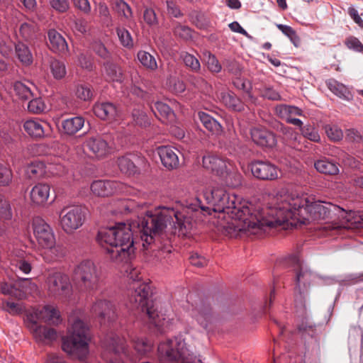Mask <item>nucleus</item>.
Instances as JSON below:
<instances>
[{
	"mask_svg": "<svg viewBox=\"0 0 363 363\" xmlns=\"http://www.w3.org/2000/svg\"><path fill=\"white\" fill-rule=\"evenodd\" d=\"M123 185L116 181L97 180L92 182L90 189L92 194L97 196H108L123 191Z\"/></svg>",
	"mask_w": 363,
	"mask_h": 363,
	"instance_id": "15",
	"label": "nucleus"
},
{
	"mask_svg": "<svg viewBox=\"0 0 363 363\" xmlns=\"http://www.w3.org/2000/svg\"><path fill=\"white\" fill-rule=\"evenodd\" d=\"M251 138L255 143L262 147H272L276 144L274 135L265 129L252 128Z\"/></svg>",
	"mask_w": 363,
	"mask_h": 363,
	"instance_id": "24",
	"label": "nucleus"
},
{
	"mask_svg": "<svg viewBox=\"0 0 363 363\" xmlns=\"http://www.w3.org/2000/svg\"><path fill=\"white\" fill-rule=\"evenodd\" d=\"M134 348L139 355L143 356L152 350V345L146 339L138 338L134 342Z\"/></svg>",
	"mask_w": 363,
	"mask_h": 363,
	"instance_id": "46",
	"label": "nucleus"
},
{
	"mask_svg": "<svg viewBox=\"0 0 363 363\" xmlns=\"http://www.w3.org/2000/svg\"><path fill=\"white\" fill-rule=\"evenodd\" d=\"M118 166L121 172L125 174L132 175L138 172L134 162L127 156L118 158Z\"/></svg>",
	"mask_w": 363,
	"mask_h": 363,
	"instance_id": "37",
	"label": "nucleus"
},
{
	"mask_svg": "<svg viewBox=\"0 0 363 363\" xmlns=\"http://www.w3.org/2000/svg\"><path fill=\"white\" fill-rule=\"evenodd\" d=\"M32 228L34 237L40 249L53 244V241L55 240L54 232L44 219L40 217L34 218L32 222Z\"/></svg>",
	"mask_w": 363,
	"mask_h": 363,
	"instance_id": "10",
	"label": "nucleus"
},
{
	"mask_svg": "<svg viewBox=\"0 0 363 363\" xmlns=\"http://www.w3.org/2000/svg\"><path fill=\"white\" fill-rule=\"evenodd\" d=\"M174 33L176 35L183 38V39H189L191 37V30L189 28L179 25L174 28Z\"/></svg>",
	"mask_w": 363,
	"mask_h": 363,
	"instance_id": "64",
	"label": "nucleus"
},
{
	"mask_svg": "<svg viewBox=\"0 0 363 363\" xmlns=\"http://www.w3.org/2000/svg\"><path fill=\"white\" fill-rule=\"evenodd\" d=\"M69 323L67 335L62 340V350L66 353L82 359L89 352V328L79 313L70 315Z\"/></svg>",
	"mask_w": 363,
	"mask_h": 363,
	"instance_id": "4",
	"label": "nucleus"
},
{
	"mask_svg": "<svg viewBox=\"0 0 363 363\" xmlns=\"http://www.w3.org/2000/svg\"><path fill=\"white\" fill-rule=\"evenodd\" d=\"M77 288L80 293H91L99 289L100 276L95 264L86 260L74 270Z\"/></svg>",
	"mask_w": 363,
	"mask_h": 363,
	"instance_id": "7",
	"label": "nucleus"
},
{
	"mask_svg": "<svg viewBox=\"0 0 363 363\" xmlns=\"http://www.w3.org/2000/svg\"><path fill=\"white\" fill-rule=\"evenodd\" d=\"M94 114L102 120L113 119L117 114L115 105L110 102H97L93 107Z\"/></svg>",
	"mask_w": 363,
	"mask_h": 363,
	"instance_id": "27",
	"label": "nucleus"
},
{
	"mask_svg": "<svg viewBox=\"0 0 363 363\" xmlns=\"http://www.w3.org/2000/svg\"><path fill=\"white\" fill-rule=\"evenodd\" d=\"M223 177L225 178L226 185L229 186L236 187L241 184L242 176L233 168V164Z\"/></svg>",
	"mask_w": 363,
	"mask_h": 363,
	"instance_id": "40",
	"label": "nucleus"
},
{
	"mask_svg": "<svg viewBox=\"0 0 363 363\" xmlns=\"http://www.w3.org/2000/svg\"><path fill=\"white\" fill-rule=\"evenodd\" d=\"M104 72L108 80L112 82H121L122 71L117 65L107 62L104 65Z\"/></svg>",
	"mask_w": 363,
	"mask_h": 363,
	"instance_id": "39",
	"label": "nucleus"
},
{
	"mask_svg": "<svg viewBox=\"0 0 363 363\" xmlns=\"http://www.w3.org/2000/svg\"><path fill=\"white\" fill-rule=\"evenodd\" d=\"M86 215V209L82 206L65 207L59 214L60 225L65 233L71 235L83 225Z\"/></svg>",
	"mask_w": 363,
	"mask_h": 363,
	"instance_id": "9",
	"label": "nucleus"
},
{
	"mask_svg": "<svg viewBox=\"0 0 363 363\" xmlns=\"http://www.w3.org/2000/svg\"><path fill=\"white\" fill-rule=\"evenodd\" d=\"M218 98L219 101L229 109L235 111H241L244 109L242 102L231 91H221L218 95Z\"/></svg>",
	"mask_w": 363,
	"mask_h": 363,
	"instance_id": "29",
	"label": "nucleus"
},
{
	"mask_svg": "<svg viewBox=\"0 0 363 363\" xmlns=\"http://www.w3.org/2000/svg\"><path fill=\"white\" fill-rule=\"evenodd\" d=\"M13 53V44L11 42H0V54L5 58H9Z\"/></svg>",
	"mask_w": 363,
	"mask_h": 363,
	"instance_id": "63",
	"label": "nucleus"
},
{
	"mask_svg": "<svg viewBox=\"0 0 363 363\" xmlns=\"http://www.w3.org/2000/svg\"><path fill=\"white\" fill-rule=\"evenodd\" d=\"M276 114L281 119L285 120L287 123L301 127L303 122L294 118L295 116H301L303 111L299 108L286 104H279L275 107Z\"/></svg>",
	"mask_w": 363,
	"mask_h": 363,
	"instance_id": "18",
	"label": "nucleus"
},
{
	"mask_svg": "<svg viewBox=\"0 0 363 363\" xmlns=\"http://www.w3.org/2000/svg\"><path fill=\"white\" fill-rule=\"evenodd\" d=\"M13 87L15 94L22 99H28L33 95L30 87L25 82H15Z\"/></svg>",
	"mask_w": 363,
	"mask_h": 363,
	"instance_id": "45",
	"label": "nucleus"
},
{
	"mask_svg": "<svg viewBox=\"0 0 363 363\" xmlns=\"http://www.w3.org/2000/svg\"><path fill=\"white\" fill-rule=\"evenodd\" d=\"M299 128L300 131L304 138L315 143H318L320 140V137L318 130L313 125H306L303 126L302 125Z\"/></svg>",
	"mask_w": 363,
	"mask_h": 363,
	"instance_id": "47",
	"label": "nucleus"
},
{
	"mask_svg": "<svg viewBox=\"0 0 363 363\" xmlns=\"http://www.w3.org/2000/svg\"><path fill=\"white\" fill-rule=\"evenodd\" d=\"M49 296L60 300H69L72 295V286L69 277L57 270L49 271L45 281Z\"/></svg>",
	"mask_w": 363,
	"mask_h": 363,
	"instance_id": "8",
	"label": "nucleus"
},
{
	"mask_svg": "<svg viewBox=\"0 0 363 363\" xmlns=\"http://www.w3.org/2000/svg\"><path fill=\"white\" fill-rule=\"evenodd\" d=\"M49 62L51 72L55 79H60L65 77L67 71L64 62L52 57L50 58Z\"/></svg>",
	"mask_w": 363,
	"mask_h": 363,
	"instance_id": "41",
	"label": "nucleus"
},
{
	"mask_svg": "<svg viewBox=\"0 0 363 363\" xmlns=\"http://www.w3.org/2000/svg\"><path fill=\"white\" fill-rule=\"evenodd\" d=\"M113 9L127 20L132 18L133 13L130 6L123 0H111Z\"/></svg>",
	"mask_w": 363,
	"mask_h": 363,
	"instance_id": "42",
	"label": "nucleus"
},
{
	"mask_svg": "<svg viewBox=\"0 0 363 363\" xmlns=\"http://www.w3.org/2000/svg\"><path fill=\"white\" fill-rule=\"evenodd\" d=\"M37 30V24L33 21L22 23L19 29L20 35L26 40L32 39L35 36Z\"/></svg>",
	"mask_w": 363,
	"mask_h": 363,
	"instance_id": "44",
	"label": "nucleus"
},
{
	"mask_svg": "<svg viewBox=\"0 0 363 363\" xmlns=\"http://www.w3.org/2000/svg\"><path fill=\"white\" fill-rule=\"evenodd\" d=\"M48 47L54 52L65 55L68 52V45L65 38L55 29L48 32Z\"/></svg>",
	"mask_w": 363,
	"mask_h": 363,
	"instance_id": "22",
	"label": "nucleus"
},
{
	"mask_svg": "<svg viewBox=\"0 0 363 363\" xmlns=\"http://www.w3.org/2000/svg\"><path fill=\"white\" fill-rule=\"evenodd\" d=\"M158 353L160 363H202L201 360L193 361V356L186 349L185 342L178 337L161 342Z\"/></svg>",
	"mask_w": 363,
	"mask_h": 363,
	"instance_id": "6",
	"label": "nucleus"
},
{
	"mask_svg": "<svg viewBox=\"0 0 363 363\" xmlns=\"http://www.w3.org/2000/svg\"><path fill=\"white\" fill-rule=\"evenodd\" d=\"M191 315L201 325L206 328L211 318V308L208 306H198L192 310Z\"/></svg>",
	"mask_w": 363,
	"mask_h": 363,
	"instance_id": "32",
	"label": "nucleus"
},
{
	"mask_svg": "<svg viewBox=\"0 0 363 363\" xmlns=\"http://www.w3.org/2000/svg\"><path fill=\"white\" fill-rule=\"evenodd\" d=\"M27 172L30 177H42L47 173V167L43 162L35 161L28 167Z\"/></svg>",
	"mask_w": 363,
	"mask_h": 363,
	"instance_id": "43",
	"label": "nucleus"
},
{
	"mask_svg": "<svg viewBox=\"0 0 363 363\" xmlns=\"http://www.w3.org/2000/svg\"><path fill=\"white\" fill-rule=\"evenodd\" d=\"M32 319L43 320L48 323L58 324L60 322V314L59 310L51 305L44 306L41 308L33 310L27 315V323H31Z\"/></svg>",
	"mask_w": 363,
	"mask_h": 363,
	"instance_id": "12",
	"label": "nucleus"
},
{
	"mask_svg": "<svg viewBox=\"0 0 363 363\" xmlns=\"http://www.w3.org/2000/svg\"><path fill=\"white\" fill-rule=\"evenodd\" d=\"M117 35L121 45L127 48L133 47V40L130 32L123 28H117Z\"/></svg>",
	"mask_w": 363,
	"mask_h": 363,
	"instance_id": "48",
	"label": "nucleus"
},
{
	"mask_svg": "<svg viewBox=\"0 0 363 363\" xmlns=\"http://www.w3.org/2000/svg\"><path fill=\"white\" fill-rule=\"evenodd\" d=\"M254 177L262 180H274L278 178V169L273 164L266 161H255L250 164Z\"/></svg>",
	"mask_w": 363,
	"mask_h": 363,
	"instance_id": "13",
	"label": "nucleus"
},
{
	"mask_svg": "<svg viewBox=\"0 0 363 363\" xmlns=\"http://www.w3.org/2000/svg\"><path fill=\"white\" fill-rule=\"evenodd\" d=\"M95 11L99 14L101 21L105 23L111 22V15L108 6L104 2L96 5Z\"/></svg>",
	"mask_w": 363,
	"mask_h": 363,
	"instance_id": "53",
	"label": "nucleus"
},
{
	"mask_svg": "<svg viewBox=\"0 0 363 363\" xmlns=\"http://www.w3.org/2000/svg\"><path fill=\"white\" fill-rule=\"evenodd\" d=\"M277 27L286 35L295 45H297L296 42H298V38L296 31L291 27L283 24H277Z\"/></svg>",
	"mask_w": 363,
	"mask_h": 363,
	"instance_id": "58",
	"label": "nucleus"
},
{
	"mask_svg": "<svg viewBox=\"0 0 363 363\" xmlns=\"http://www.w3.org/2000/svg\"><path fill=\"white\" fill-rule=\"evenodd\" d=\"M84 124V119L81 116H76L64 120L62 126L66 134L74 135L82 128Z\"/></svg>",
	"mask_w": 363,
	"mask_h": 363,
	"instance_id": "33",
	"label": "nucleus"
},
{
	"mask_svg": "<svg viewBox=\"0 0 363 363\" xmlns=\"http://www.w3.org/2000/svg\"><path fill=\"white\" fill-rule=\"evenodd\" d=\"M314 167L321 174L335 175L339 173L337 164L326 158L317 160L314 163Z\"/></svg>",
	"mask_w": 363,
	"mask_h": 363,
	"instance_id": "31",
	"label": "nucleus"
},
{
	"mask_svg": "<svg viewBox=\"0 0 363 363\" xmlns=\"http://www.w3.org/2000/svg\"><path fill=\"white\" fill-rule=\"evenodd\" d=\"M50 194V186L48 184L38 183L30 191V202L37 206H44L48 201Z\"/></svg>",
	"mask_w": 363,
	"mask_h": 363,
	"instance_id": "20",
	"label": "nucleus"
},
{
	"mask_svg": "<svg viewBox=\"0 0 363 363\" xmlns=\"http://www.w3.org/2000/svg\"><path fill=\"white\" fill-rule=\"evenodd\" d=\"M345 44L349 49L357 52H363V45L358 38L354 36L347 38L345 40Z\"/></svg>",
	"mask_w": 363,
	"mask_h": 363,
	"instance_id": "61",
	"label": "nucleus"
},
{
	"mask_svg": "<svg viewBox=\"0 0 363 363\" xmlns=\"http://www.w3.org/2000/svg\"><path fill=\"white\" fill-rule=\"evenodd\" d=\"M156 117L163 123H167L174 118V113L169 106L161 101H157L154 106H151Z\"/></svg>",
	"mask_w": 363,
	"mask_h": 363,
	"instance_id": "30",
	"label": "nucleus"
},
{
	"mask_svg": "<svg viewBox=\"0 0 363 363\" xmlns=\"http://www.w3.org/2000/svg\"><path fill=\"white\" fill-rule=\"evenodd\" d=\"M15 48L18 60L25 65H30L33 62V55L28 46L23 43H18Z\"/></svg>",
	"mask_w": 363,
	"mask_h": 363,
	"instance_id": "38",
	"label": "nucleus"
},
{
	"mask_svg": "<svg viewBox=\"0 0 363 363\" xmlns=\"http://www.w3.org/2000/svg\"><path fill=\"white\" fill-rule=\"evenodd\" d=\"M49 4L52 9L58 13H65L69 9L68 0H50Z\"/></svg>",
	"mask_w": 363,
	"mask_h": 363,
	"instance_id": "56",
	"label": "nucleus"
},
{
	"mask_svg": "<svg viewBox=\"0 0 363 363\" xmlns=\"http://www.w3.org/2000/svg\"><path fill=\"white\" fill-rule=\"evenodd\" d=\"M16 288L15 297L21 299L27 295L35 292L38 286L30 279H18L14 281Z\"/></svg>",
	"mask_w": 363,
	"mask_h": 363,
	"instance_id": "28",
	"label": "nucleus"
},
{
	"mask_svg": "<svg viewBox=\"0 0 363 363\" xmlns=\"http://www.w3.org/2000/svg\"><path fill=\"white\" fill-rule=\"evenodd\" d=\"M12 179V172L9 168L0 163V185H9Z\"/></svg>",
	"mask_w": 363,
	"mask_h": 363,
	"instance_id": "55",
	"label": "nucleus"
},
{
	"mask_svg": "<svg viewBox=\"0 0 363 363\" xmlns=\"http://www.w3.org/2000/svg\"><path fill=\"white\" fill-rule=\"evenodd\" d=\"M182 57L185 65L190 68L192 71L198 72L200 70V62L199 60L193 55L186 52L182 54Z\"/></svg>",
	"mask_w": 363,
	"mask_h": 363,
	"instance_id": "51",
	"label": "nucleus"
},
{
	"mask_svg": "<svg viewBox=\"0 0 363 363\" xmlns=\"http://www.w3.org/2000/svg\"><path fill=\"white\" fill-rule=\"evenodd\" d=\"M325 132L328 138L334 141L340 140L343 137L342 131L336 125H327L325 127Z\"/></svg>",
	"mask_w": 363,
	"mask_h": 363,
	"instance_id": "59",
	"label": "nucleus"
},
{
	"mask_svg": "<svg viewBox=\"0 0 363 363\" xmlns=\"http://www.w3.org/2000/svg\"><path fill=\"white\" fill-rule=\"evenodd\" d=\"M137 57L141 65L146 69L151 71H155L157 69V61L150 53L144 50H140L137 54Z\"/></svg>",
	"mask_w": 363,
	"mask_h": 363,
	"instance_id": "36",
	"label": "nucleus"
},
{
	"mask_svg": "<svg viewBox=\"0 0 363 363\" xmlns=\"http://www.w3.org/2000/svg\"><path fill=\"white\" fill-rule=\"evenodd\" d=\"M134 226V223H118L113 226L102 228L98 232L97 242L106 250L109 258L113 262L127 263L134 257L135 248L132 229Z\"/></svg>",
	"mask_w": 363,
	"mask_h": 363,
	"instance_id": "3",
	"label": "nucleus"
},
{
	"mask_svg": "<svg viewBox=\"0 0 363 363\" xmlns=\"http://www.w3.org/2000/svg\"><path fill=\"white\" fill-rule=\"evenodd\" d=\"M27 326L38 342L48 343L57 338V333L55 329L39 325L33 319L31 323H27Z\"/></svg>",
	"mask_w": 363,
	"mask_h": 363,
	"instance_id": "17",
	"label": "nucleus"
},
{
	"mask_svg": "<svg viewBox=\"0 0 363 363\" xmlns=\"http://www.w3.org/2000/svg\"><path fill=\"white\" fill-rule=\"evenodd\" d=\"M84 147L97 157H102L108 152V144L101 137L88 138L84 143Z\"/></svg>",
	"mask_w": 363,
	"mask_h": 363,
	"instance_id": "25",
	"label": "nucleus"
},
{
	"mask_svg": "<svg viewBox=\"0 0 363 363\" xmlns=\"http://www.w3.org/2000/svg\"><path fill=\"white\" fill-rule=\"evenodd\" d=\"M231 162L214 155H208L203 157L204 168L220 175L224 176L225 172L231 167Z\"/></svg>",
	"mask_w": 363,
	"mask_h": 363,
	"instance_id": "21",
	"label": "nucleus"
},
{
	"mask_svg": "<svg viewBox=\"0 0 363 363\" xmlns=\"http://www.w3.org/2000/svg\"><path fill=\"white\" fill-rule=\"evenodd\" d=\"M328 89L340 98L350 100L352 97L348 88L343 84L334 79H330L327 82Z\"/></svg>",
	"mask_w": 363,
	"mask_h": 363,
	"instance_id": "35",
	"label": "nucleus"
},
{
	"mask_svg": "<svg viewBox=\"0 0 363 363\" xmlns=\"http://www.w3.org/2000/svg\"><path fill=\"white\" fill-rule=\"evenodd\" d=\"M157 153L160 157L162 164L169 169L178 167L179 157L175 150L167 146H162L157 148Z\"/></svg>",
	"mask_w": 363,
	"mask_h": 363,
	"instance_id": "26",
	"label": "nucleus"
},
{
	"mask_svg": "<svg viewBox=\"0 0 363 363\" xmlns=\"http://www.w3.org/2000/svg\"><path fill=\"white\" fill-rule=\"evenodd\" d=\"M25 131L32 138H42L51 133V125L49 123L38 118L27 120L23 123Z\"/></svg>",
	"mask_w": 363,
	"mask_h": 363,
	"instance_id": "16",
	"label": "nucleus"
},
{
	"mask_svg": "<svg viewBox=\"0 0 363 363\" xmlns=\"http://www.w3.org/2000/svg\"><path fill=\"white\" fill-rule=\"evenodd\" d=\"M75 95L78 99L82 101H88L91 99L93 91L89 86L80 84L77 86Z\"/></svg>",
	"mask_w": 363,
	"mask_h": 363,
	"instance_id": "50",
	"label": "nucleus"
},
{
	"mask_svg": "<svg viewBox=\"0 0 363 363\" xmlns=\"http://www.w3.org/2000/svg\"><path fill=\"white\" fill-rule=\"evenodd\" d=\"M206 64L208 69L212 72L218 73L221 71V65L220 64L216 56L213 55H211L210 53L208 54L206 60Z\"/></svg>",
	"mask_w": 363,
	"mask_h": 363,
	"instance_id": "60",
	"label": "nucleus"
},
{
	"mask_svg": "<svg viewBox=\"0 0 363 363\" xmlns=\"http://www.w3.org/2000/svg\"><path fill=\"white\" fill-rule=\"evenodd\" d=\"M23 252H20V255H18L19 259L13 260V264H15L16 267L23 273L28 274L30 272L32 267L30 264L23 259Z\"/></svg>",
	"mask_w": 363,
	"mask_h": 363,
	"instance_id": "57",
	"label": "nucleus"
},
{
	"mask_svg": "<svg viewBox=\"0 0 363 363\" xmlns=\"http://www.w3.org/2000/svg\"><path fill=\"white\" fill-rule=\"evenodd\" d=\"M41 250L43 259L48 263L57 262L66 255L65 248L61 245H57L56 240L53 241L52 245L43 247Z\"/></svg>",
	"mask_w": 363,
	"mask_h": 363,
	"instance_id": "23",
	"label": "nucleus"
},
{
	"mask_svg": "<svg viewBox=\"0 0 363 363\" xmlns=\"http://www.w3.org/2000/svg\"><path fill=\"white\" fill-rule=\"evenodd\" d=\"M298 266L300 269L296 273V291H298V294L296 295V301L306 298L308 286L313 277L312 273L306 267H303L299 264Z\"/></svg>",
	"mask_w": 363,
	"mask_h": 363,
	"instance_id": "19",
	"label": "nucleus"
},
{
	"mask_svg": "<svg viewBox=\"0 0 363 363\" xmlns=\"http://www.w3.org/2000/svg\"><path fill=\"white\" fill-rule=\"evenodd\" d=\"M132 116L135 123L141 127H146L150 124V120L143 111L134 109Z\"/></svg>",
	"mask_w": 363,
	"mask_h": 363,
	"instance_id": "54",
	"label": "nucleus"
},
{
	"mask_svg": "<svg viewBox=\"0 0 363 363\" xmlns=\"http://www.w3.org/2000/svg\"><path fill=\"white\" fill-rule=\"evenodd\" d=\"M91 313L101 321H111L116 318V307L106 299H97L91 308Z\"/></svg>",
	"mask_w": 363,
	"mask_h": 363,
	"instance_id": "14",
	"label": "nucleus"
},
{
	"mask_svg": "<svg viewBox=\"0 0 363 363\" xmlns=\"http://www.w3.org/2000/svg\"><path fill=\"white\" fill-rule=\"evenodd\" d=\"M203 197L209 205L205 206L197 199L188 211L206 216L217 215V225L230 237L240 233L257 234L266 228L282 225L298 226L313 221L333 219V229H354L363 228V215L330 203L314 201L306 196L278 193L269 197L267 205L254 204L228 194L223 187L213 186L203 191Z\"/></svg>",
	"mask_w": 363,
	"mask_h": 363,
	"instance_id": "1",
	"label": "nucleus"
},
{
	"mask_svg": "<svg viewBox=\"0 0 363 363\" xmlns=\"http://www.w3.org/2000/svg\"><path fill=\"white\" fill-rule=\"evenodd\" d=\"M134 291L130 297L133 308L145 312L151 323L156 327L164 330L169 325V320L159 314L150 298V287L145 282L138 283L133 286Z\"/></svg>",
	"mask_w": 363,
	"mask_h": 363,
	"instance_id": "5",
	"label": "nucleus"
},
{
	"mask_svg": "<svg viewBox=\"0 0 363 363\" xmlns=\"http://www.w3.org/2000/svg\"><path fill=\"white\" fill-rule=\"evenodd\" d=\"M105 350L104 357L110 363H124L119 358L121 353L126 356L124 347V341L117 335H109L103 342Z\"/></svg>",
	"mask_w": 363,
	"mask_h": 363,
	"instance_id": "11",
	"label": "nucleus"
},
{
	"mask_svg": "<svg viewBox=\"0 0 363 363\" xmlns=\"http://www.w3.org/2000/svg\"><path fill=\"white\" fill-rule=\"evenodd\" d=\"M191 227V220L185 217L183 212L166 207L156 209L154 212L147 211L141 223H138L144 247L150 245L154 238L164 230L184 235Z\"/></svg>",
	"mask_w": 363,
	"mask_h": 363,
	"instance_id": "2",
	"label": "nucleus"
},
{
	"mask_svg": "<svg viewBox=\"0 0 363 363\" xmlns=\"http://www.w3.org/2000/svg\"><path fill=\"white\" fill-rule=\"evenodd\" d=\"M0 218L5 220H10L12 218V211L9 201L0 195Z\"/></svg>",
	"mask_w": 363,
	"mask_h": 363,
	"instance_id": "52",
	"label": "nucleus"
},
{
	"mask_svg": "<svg viewBox=\"0 0 363 363\" xmlns=\"http://www.w3.org/2000/svg\"><path fill=\"white\" fill-rule=\"evenodd\" d=\"M47 106L41 98H35L29 101L28 110L34 114H39L45 111Z\"/></svg>",
	"mask_w": 363,
	"mask_h": 363,
	"instance_id": "49",
	"label": "nucleus"
},
{
	"mask_svg": "<svg viewBox=\"0 0 363 363\" xmlns=\"http://www.w3.org/2000/svg\"><path fill=\"white\" fill-rule=\"evenodd\" d=\"M199 118L203 126L213 134H220L222 132L221 125L208 113L199 112Z\"/></svg>",
	"mask_w": 363,
	"mask_h": 363,
	"instance_id": "34",
	"label": "nucleus"
},
{
	"mask_svg": "<svg viewBox=\"0 0 363 363\" xmlns=\"http://www.w3.org/2000/svg\"><path fill=\"white\" fill-rule=\"evenodd\" d=\"M169 86L172 91L176 94L182 93L186 89L185 84L180 79L176 78L172 79L169 81Z\"/></svg>",
	"mask_w": 363,
	"mask_h": 363,
	"instance_id": "62",
	"label": "nucleus"
}]
</instances>
